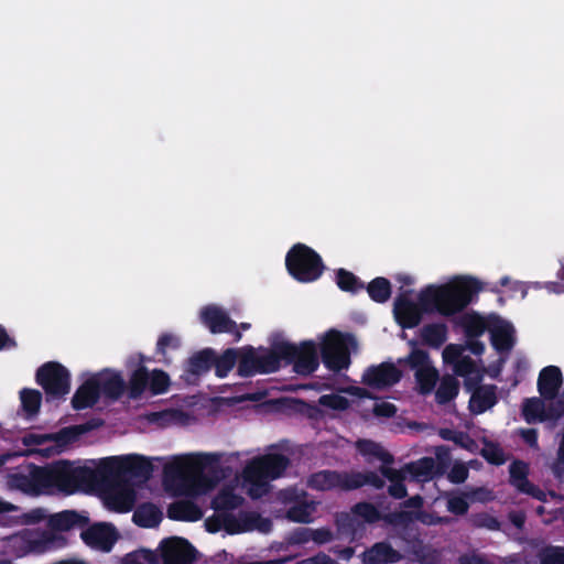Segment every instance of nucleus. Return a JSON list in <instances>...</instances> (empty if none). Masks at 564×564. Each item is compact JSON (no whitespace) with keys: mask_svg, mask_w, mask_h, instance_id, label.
<instances>
[{"mask_svg":"<svg viewBox=\"0 0 564 564\" xmlns=\"http://www.w3.org/2000/svg\"><path fill=\"white\" fill-rule=\"evenodd\" d=\"M466 348L475 355H481L485 351V344L477 340V337L467 338Z\"/></svg>","mask_w":564,"mask_h":564,"instance_id":"69168bd1","label":"nucleus"},{"mask_svg":"<svg viewBox=\"0 0 564 564\" xmlns=\"http://www.w3.org/2000/svg\"><path fill=\"white\" fill-rule=\"evenodd\" d=\"M403 471L406 474L409 480L424 482L433 478L435 474V462L433 458L425 457L410 464Z\"/></svg>","mask_w":564,"mask_h":564,"instance_id":"c9c22d12","label":"nucleus"},{"mask_svg":"<svg viewBox=\"0 0 564 564\" xmlns=\"http://www.w3.org/2000/svg\"><path fill=\"white\" fill-rule=\"evenodd\" d=\"M288 466L284 456L273 453L251 460L242 473V487L252 498L269 491L270 481L280 477Z\"/></svg>","mask_w":564,"mask_h":564,"instance_id":"39448f33","label":"nucleus"},{"mask_svg":"<svg viewBox=\"0 0 564 564\" xmlns=\"http://www.w3.org/2000/svg\"><path fill=\"white\" fill-rule=\"evenodd\" d=\"M323 362L334 371L347 368L349 365V352L356 348L355 339L330 329L317 337Z\"/></svg>","mask_w":564,"mask_h":564,"instance_id":"0eeeda50","label":"nucleus"},{"mask_svg":"<svg viewBox=\"0 0 564 564\" xmlns=\"http://www.w3.org/2000/svg\"><path fill=\"white\" fill-rule=\"evenodd\" d=\"M562 384L561 370L555 366L544 368L539 377V391L546 400H552L556 405L564 406V390L556 393Z\"/></svg>","mask_w":564,"mask_h":564,"instance_id":"5701e85b","label":"nucleus"},{"mask_svg":"<svg viewBox=\"0 0 564 564\" xmlns=\"http://www.w3.org/2000/svg\"><path fill=\"white\" fill-rule=\"evenodd\" d=\"M62 462L44 468H35L30 474V481L28 484H21L20 487L24 492L30 495H40L53 489L62 491Z\"/></svg>","mask_w":564,"mask_h":564,"instance_id":"4468645a","label":"nucleus"},{"mask_svg":"<svg viewBox=\"0 0 564 564\" xmlns=\"http://www.w3.org/2000/svg\"><path fill=\"white\" fill-rule=\"evenodd\" d=\"M372 411L375 415L380 417H390L395 414L397 409L395 406L384 400H378L373 403Z\"/></svg>","mask_w":564,"mask_h":564,"instance_id":"5fc2aeb1","label":"nucleus"},{"mask_svg":"<svg viewBox=\"0 0 564 564\" xmlns=\"http://www.w3.org/2000/svg\"><path fill=\"white\" fill-rule=\"evenodd\" d=\"M411 346V352L408 357L399 359V362H405L415 371V379L419 389L422 393L431 392L437 380V371L431 365L427 354L419 349L414 341L409 343Z\"/></svg>","mask_w":564,"mask_h":564,"instance_id":"f8f14e48","label":"nucleus"},{"mask_svg":"<svg viewBox=\"0 0 564 564\" xmlns=\"http://www.w3.org/2000/svg\"><path fill=\"white\" fill-rule=\"evenodd\" d=\"M460 325L464 328L467 338L479 337L491 326V315L481 316L476 313L465 314L460 318Z\"/></svg>","mask_w":564,"mask_h":564,"instance_id":"473e14b6","label":"nucleus"},{"mask_svg":"<svg viewBox=\"0 0 564 564\" xmlns=\"http://www.w3.org/2000/svg\"><path fill=\"white\" fill-rule=\"evenodd\" d=\"M200 321L213 334L232 333L236 328L227 314L218 306L208 305L200 311Z\"/></svg>","mask_w":564,"mask_h":564,"instance_id":"c85d7f7f","label":"nucleus"},{"mask_svg":"<svg viewBox=\"0 0 564 564\" xmlns=\"http://www.w3.org/2000/svg\"><path fill=\"white\" fill-rule=\"evenodd\" d=\"M241 502V497L234 495L230 490H223L213 502L215 516L205 521L207 531L214 533L225 530L231 534L251 530L268 532L271 523L267 519L253 512L234 513Z\"/></svg>","mask_w":564,"mask_h":564,"instance_id":"7ed1b4c3","label":"nucleus"},{"mask_svg":"<svg viewBox=\"0 0 564 564\" xmlns=\"http://www.w3.org/2000/svg\"><path fill=\"white\" fill-rule=\"evenodd\" d=\"M563 412L564 406L556 405L554 401L546 399H529L522 405V414L528 423L557 419Z\"/></svg>","mask_w":564,"mask_h":564,"instance_id":"6ab92c4d","label":"nucleus"},{"mask_svg":"<svg viewBox=\"0 0 564 564\" xmlns=\"http://www.w3.org/2000/svg\"><path fill=\"white\" fill-rule=\"evenodd\" d=\"M552 470L557 477L564 475V433L557 449V457L552 465Z\"/></svg>","mask_w":564,"mask_h":564,"instance_id":"052dcab7","label":"nucleus"},{"mask_svg":"<svg viewBox=\"0 0 564 564\" xmlns=\"http://www.w3.org/2000/svg\"><path fill=\"white\" fill-rule=\"evenodd\" d=\"M458 392V382L453 377H444L436 391V399L440 403L452 400Z\"/></svg>","mask_w":564,"mask_h":564,"instance_id":"a18cd8bd","label":"nucleus"},{"mask_svg":"<svg viewBox=\"0 0 564 564\" xmlns=\"http://www.w3.org/2000/svg\"><path fill=\"white\" fill-rule=\"evenodd\" d=\"M468 503L465 496L451 495L447 499V510L455 514L467 512Z\"/></svg>","mask_w":564,"mask_h":564,"instance_id":"3c124183","label":"nucleus"},{"mask_svg":"<svg viewBox=\"0 0 564 564\" xmlns=\"http://www.w3.org/2000/svg\"><path fill=\"white\" fill-rule=\"evenodd\" d=\"M41 399V393L33 389H23L20 392L22 410L26 416H33L37 413Z\"/></svg>","mask_w":564,"mask_h":564,"instance_id":"37998d69","label":"nucleus"},{"mask_svg":"<svg viewBox=\"0 0 564 564\" xmlns=\"http://www.w3.org/2000/svg\"><path fill=\"white\" fill-rule=\"evenodd\" d=\"M46 519V513L43 509H33L29 512H25L19 517V522L21 524H32L41 522Z\"/></svg>","mask_w":564,"mask_h":564,"instance_id":"13d9d810","label":"nucleus"},{"mask_svg":"<svg viewBox=\"0 0 564 564\" xmlns=\"http://www.w3.org/2000/svg\"><path fill=\"white\" fill-rule=\"evenodd\" d=\"M447 328L444 324H431L421 329L424 343L433 347H440L445 340Z\"/></svg>","mask_w":564,"mask_h":564,"instance_id":"a19ab883","label":"nucleus"},{"mask_svg":"<svg viewBox=\"0 0 564 564\" xmlns=\"http://www.w3.org/2000/svg\"><path fill=\"white\" fill-rule=\"evenodd\" d=\"M239 372L248 376L252 372H271L278 368L279 352L267 349H253L250 347L237 350Z\"/></svg>","mask_w":564,"mask_h":564,"instance_id":"ddd939ff","label":"nucleus"},{"mask_svg":"<svg viewBox=\"0 0 564 564\" xmlns=\"http://www.w3.org/2000/svg\"><path fill=\"white\" fill-rule=\"evenodd\" d=\"M135 501V490L128 485L116 486L104 496L105 506L116 512L130 511Z\"/></svg>","mask_w":564,"mask_h":564,"instance_id":"cd10ccee","label":"nucleus"},{"mask_svg":"<svg viewBox=\"0 0 564 564\" xmlns=\"http://www.w3.org/2000/svg\"><path fill=\"white\" fill-rule=\"evenodd\" d=\"M288 541L290 544H305L311 541V528H299L295 531H293L289 538Z\"/></svg>","mask_w":564,"mask_h":564,"instance_id":"6e6d98bb","label":"nucleus"},{"mask_svg":"<svg viewBox=\"0 0 564 564\" xmlns=\"http://www.w3.org/2000/svg\"><path fill=\"white\" fill-rule=\"evenodd\" d=\"M279 501L286 509L285 517L293 522L310 523L314 519L317 503L308 499L306 492L299 489H285L279 492Z\"/></svg>","mask_w":564,"mask_h":564,"instance_id":"9b49d317","label":"nucleus"},{"mask_svg":"<svg viewBox=\"0 0 564 564\" xmlns=\"http://www.w3.org/2000/svg\"><path fill=\"white\" fill-rule=\"evenodd\" d=\"M37 382L52 397H62L69 391V373L59 364L48 362L36 375Z\"/></svg>","mask_w":564,"mask_h":564,"instance_id":"a211bd4d","label":"nucleus"},{"mask_svg":"<svg viewBox=\"0 0 564 564\" xmlns=\"http://www.w3.org/2000/svg\"><path fill=\"white\" fill-rule=\"evenodd\" d=\"M167 516L174 520L197 521L203 517V511L194 502L182 500L169 507Z\"/></svg>","mask_w":564,"mask_h":564,"instance_id":"72a5a7b5","label":"nucleus"},{"mask_svg":"<svg viewBox=\"0 0 564 564\" xmlns=\"http://www.w3.org/2000/svg\"><path fill=\"white\" fill-rule=\"evenodd\" d=\"M285 263L290 274L300 282H312L323 271L319 256L304 245L294 246L288 252Z\"/></svg>","mask_w":564,"mask_h":564,"instance_id":"9d476101","label":"nucleus"},{"mask_svg":"<svg viewBox=\"0 0 564 564\" xmlns=\"http://www.w3.org/2000/svg\"><path fill=\"white\" fill-rule=\"evenodd\" d=\"M108 465L112 473V479L126 475L147 479L153 471L152 460L137 454L111 456L109 457Z\"/></svg>","mask_w":564,"mask_h":564,"instance_id":"2eb2a0df","label":"nucleus"},{"mask_svg":"<svg viewBox=\"0 0 564 564\" xmlns=\"http://www.w3.org/2000/svg\"><path fill=\"white\" fill-rule=\"evenodd\" d=\"M161 518V511L151 503L140 506L133 513L134 523L144 528L155 527Z\"/></svg>","mask_w":564,"mask_h":564,"instance_id":"e433bc0d","label":"nucleus"},{"mask_svg":"<svg viewBox=\"0 0 564 564\" xmlns=\"http://www.w3.org/2000/svg\"><path fill=\"white\" fill-rule=\"evenodd\" d=\"M123 388V379L113 370L106 369L98 373L89 375L76 391L73 398V405L77 410L89 408L96 403L100 395L119 397Z\"/></svg>","mask_w":564,"mask_h":564,"instance_id":"423d86ee","label":"nucleus"},{"mask_svg":"<svg viewBox=\"0 0 564 564\" xmlns=\"http://www.w3.org/2000/svg\"><path fill=\"white\" fill-rule=\"evenodd\" d=\"M378 517V511L372 505L359 503L352 509L350 514H341L337 519V524L344 533H355L361 522H372Z\"/></svg>","mask_w":564,"mask_h":564,"instance_id":"b1692460","label":"nucleus"},{"mask_svg":"<svg viewBox=\"0 0 564 564\" xmlns=\"http://www.w3.org/2000/svg\"><path fill=\"white\" fill-rule=\"evenodd\" d=\"M401 378L400 370L392 364H381L369 368L362 376V381L373 388L383 389L397 383Z\"/></svg>","mask_w":564,"mask_h":564,"instance_id":"393cba45","label":"nucleus"},{"mask_svg":"<svg viewBox=\"0 0 564 564\" xmlns=\"http://www.w3.org/2000/svg\"><path fill=\"white\" fill-rule=\"evenodd\" d=\"M6 542L7 547L17 556L44 553L64 544L62 536L39 530H23L9 536Z\"/></svg>","mask_w":564,"mask_h":564,"instance_id":"6e6552de","label":"nucleus"},{"mask_svg":"<svg viewBox=\"0 0 564 564\" xmlns=\"http://www.w3.org/2000/svg\"><path fill=\"white\" fill-rule=\"evenodd\" d=\"M152 561L151 553L148 551H139L126 555L122 564H147Z\"/></svg>","mask_w":564,"mask_h":564,"instance_id":"4d7b16f0","label":"nucleus"},{"mask_svg":"<svg viewBox=\"0 0 564 564\" xmlns=\"http://www.w3.org/2000/svg\"><path fill=\"white\" fill-rule=\"evenodd\" d=\"M527 474L528 465L522 462H514L510 466L511 482L519 491L528 494L539 500H545V492L530 484L527 479Z\"/></svg>","mask_w":564,"mask_h":564,"instance_id":"c756f323","label":"nucleus"},{"mask_svg":"<svg viewBox=\"0 0 564 564\" xmlns=\"http://www.w3.org/2000/svg\"><path fill=\"white\" fill-rule=\"evenodd\" d=\"M491 344L500 354H508L514 344V329L507 322L496 315H491V326L489 329Z\"/></svg>","mask_w":564,"mask_h":564,"instance_id":"a878e982","label":"nucleus"},{"mask_svg":"<svg viewBox=\"0 0 564 564\" xmlns=\"http://www.w3.org/2000/svg\"><path fill=\"white\" fill-rule=\"evenodd\" d=\"M441 435L445 440H453L455 443L459 444L465 448L471 449L474 446L473 441H470L467 436L463 434H455L452 431L443 430L441 431Z\"/></svg>","mask_w":564,"mask_h":564,"instance_id":"bf43d9fd","label":"nucleus"},{"mask_svg":"<svg viewBox=\"0 0 564 564\" xmlns=\"http://www.w3.org/2000/svg\"><path fill=\"white\" fill-rule=\"evenodd\" d=\"M394 317L402 327H414L416 326L424 313H426L422 303L417 299V303L414 302L408 292L401 293L394 302Z\"/></svg>","mask_w":564,"mask_h":564,"instance_id":"aec40b11","label":"nucleus"},{"mask_svg":"<svg viewBox=\"0 0 564 564\" xmlns=\"http://www.w3.org/2000/svg\"><path fill=\"white\" fill-rule=\"evenodd\" d=\"M370 297L379 303L386 302L391 294L390 283L384 278H377L368 285Z\"/></svg>","mask_w":564,"mask_h":564,"instance_id":"c03bdc74","label":"nucleus"},{"mask_svg":"<svg viewBox=\"0 0 564 564\" xmlns=\"http://www.w3.org/2000/svg\"><path fill=\"white\" fill-rule=\"evenodd\" d=\"M464 349L465 347L460 345L451 344L443 350V360L447 364H453L455 372L459 376L470 373L474 367L469 359H460Z\"/></svg>","mask_w":564,"mask_h":564,"instance_id":"2f4dec72","label":"nucleus"},{"mask_svg":"<svg viewBox=\"0 0 564 564\" xmlns=\"http://www.w3.org/2000/svg\"><path fill=\"white\" fill-rule=\"evenodd\" d=\"M337 284L341 290L355 291L357 289V280L350 272L339 270L337 272Z\"/></svg>","mask_w":564,"mask_h":564,"instance_id":"864d4df0","label":"nucleus"},{"mask_svg":"<svg viewBox=\"0 0 564 564\" xmlns=\"http://www.w3.org/2000/svg\"><path fill=\"white\" fill-rule=\"evenodd\" d=\"M497 402L496 390L492 386L477 388L469 400V409L475 414H481L491 409Z\"/></svg>","mask_w":564,"mask_h":564,"instance_id":"7c9ffc66","label":"nucleus"},{"mask_svg":"<svg viewBox=\"0 0 564 564\" xmlns=\"http://www.w3.org/2000/svg\"><path fill=\"white\" fill-rule=\"evenodd\" d=\"M108 462L109 457L89 460L80 466L62 462V491L67 494L78 490L90 491L112 480V473Z\"/></svg>","mask_w":564,"mask_h":564,"instance_id":"20e7f679","label":"nucleus"},{"mask_svg":"<svg viewBox=\"0 0 564 564\" xmlns=\"http://www.w3.org/2000/svg\"><path fill=\"white\" fill-rule=\"evenodd\" d=\"M310 487L317 490L330 489H352L364 485H371L376 488L383 486V480L373 473H354L350 475H340L335 471H319L314 474L308 480Z\"/></svg>","mask_w":564,"mask_h":564,"instance_id":"1a4fd4ad","label":"nucleus"},{"mask_svg":"<svg viewBox=\"0 0 564 564\" xmlns=\"http://www.w3.org/2000/svg\"><path fill=\"white\" fill-rule=\"evenodd\" d=\"M181 347V339L177 335L172 333L162 334L156 343V352L162 356V361H170V352L177 350Z\"/></svg>","mask_w":564,"mask_h":564,"instance_id":"79ce46f5","label":"nucleus"},{"mask_svg":"<svg viewBox=\"0 0 564 564\" xmlns=\"http://www.w3.org/2000/svg\"><path fill=\"white\" fill-rule=\"evenodd\" d=\"M333 539V533L326 528L311 529V541L324 544Z\"/></svg>","mask_w":564,"mask_h":564,"instance_id":"e2e57ef3","label":"nucleus"},{"mask_svg":"<svg viewBox=\"0 0 564 564\" xmlns=\"http://www.w3.org/2000/svg\"><path fill=\"white\" fill-rule=\"evenodd\" d=\"M381 473L391 482L389 494L394 498H403L406 494L403 482L410 481L406 474L403 470L399 471L389 467H383Z\"/></svg>","mask_w":564,"mask_h":564,"instance_id":"4c0bfd02","label":"nucleus"},{"mask_svg":"<svg viewBox=\"0 0 564 564\" xmlns=\"http://www.w3.org/2000/svg\"><path fill=\"white\" fill-rule=\"evenodd\" d=\"M481 453L488 462L496 465H500L506 460L505 452L496 444L486 443L481 449Z\"/></svg>","mask_w":564,"mask_h":564,"instance_id":"8fccbe9b","label":"nucleus"},{"mask_svg":"<svg viewBox=\"0 0 564 564\" xmlns=\"http://www.w3.org/2000/svg\"><path fill=\"white\" fill-rule=\"evenodd\" d=\"M480 290L479 283L468 276H455L444 284H431L419 293V300L426 313L452 316L470 302Z\"/></svg>","mask_w":564,"mask_h":564,"instance_id":"f03ea898","label":"nucleus"},{"mask_svg":"<svg viewBox=\"0 0 564 564\" xmlns=\"http://www.w3.org/2000/svg\"><path fill=\"white\" fill-rule=\"evenodd\" d=\"M357 448L359 453L369 460L378 459L383 464L391 462V456L379 444L371 441L357 442Z\"/></svg>","mask_w":564,"mask_h":564,"instance_id":"ea45409f","label":"nucleus"},{"mask_svg":"<svg viewBox=\"0 0 564 564\" xmlns=\"http://www.w3.org/2000/svg\"><path fill=\"white\" fill-rule=\"evenodd\" d=\"M164 564H189L193 561L191 545L180 538H171L161 544Z\"/></svg>","mask_w":564,"mask_h":564,"instance_id":"bb28decb","label":"nucleus"},{"mask_svg":"<svg viewBox=\"0 0 564 564\" xmlns=\"http://www.w3.org/2000/svg\"><path fill=\"white\" fill-rule=\"evenodd\" d=\"M74 438L70 431H63L58 434L42 435V434H28L23 437V443L32 447L30 453L39 454L44 457H51L62 453Z\"/></svg>","mask_w":564,"mask_h":564,"instance_id":"dca6fc26","label":"nucleus"},{"mask_svg":"<svg viewBox=\"0 0 564 564\" xmlns=\"http://www.w3.org/2000/svg\"><path fill=\"white\" fill-rule=\"evenodd\" d=\"M317 344L312 340L304 341L300 346L283 345L279 348L281 355L290 356L294 361V370L300 375H310L319 365Z\"/></svg>","mask_w":564,"mask_h":564,"instance_id":"f3484780","label":"nucleus"},{"mask_svg":"<svg viewBox=\"0 0 564 564\" xmlns=\"http://www.w3.org/2000/svg\"><path fill=\"white\" fill-rule=\"evenodd\" d=\"M79 521V516L74 511H62L52 514L47 519L50 532L55 534L53 531H67L72 529Z\"/></svg>","mask_w":564,"mask_h":564,"instance_id":"58836bf2","label":"nucleus"},{"mask_svg":"<svg viewBox=\"0 0 564 564\" xmlns=\"http://www.w3.org/2000/svg\"><path fill=\"white\" fill-rule=\"evenodd\" d=\"M221 455L191 453L169 457L163 466V485L173 496L199 497L220 479Z\"/></svg>","mask_w":564,"mask_h":564,"instance_id":"f257e3e1","label":"nucleus"},{"mask_svg":"<svg viewBox=\"0 0 564 564\" xmlns=\"http://www.w3.org/2000/svg\"><path fill=\"white\" fill-rule=\"evenodd\" d=\"M130 383L134 392H141L149 387L153 393H163L169 388L170 378L161 370L148 373L144 368H139L133 372Z\"/></svg>","mask_w":564,"mask_h":564,"instance_id":"4be33fe9","label":"nucleus"},{"mask_svg":"<svg viewBox=\"0 0 564 564\" xmlns=\"http://www.w3.org/2000/svg\"><path fill=\"white\" fill-rule=\"evenodd\" d=\"M238 359V352L235 349L226 350L216 361V373L218 377H225L235 366Z\"/></svg>","mask_w":564,"mask_h":564,"instance_id":"49530a36","label":"nucleus"},{"mask_svg":"<svg viewBox=\"0 0 564 564\" xmlns=\"http://www.w3.org/2000/svg\"><path fill=\"white\" fill-rule=\"evenodd\" d=\"M319 404L330 410L343 411L349 406V400L341 393L325 394L319 398Z\"/></svg>","mask_w":564,"mask_h":564,"instance_id":"de8ad7c7","label":"nucleus"},{"mask_svg":"<svg viewBox=\"0 0 564 564\" xmlns=\"http://www.w3.org/2000/svg\"><path fill=\"white\" fill-rule=\"evenodd\" d=\"M467 475H468V469L465 465L455 464L448 474V478L452 482L459 484V482H463L467 478Z\"/></svg>","mask_w":564,"mask_h":564,"instance_id":"680f3d73","label":"nucleus"},{"mask_svg":"<svg viewBox=\"0 0 564 564\" xmlns=\"http://www.w3.org/2000/svg\"><path fill=\"white\" fill-rule=\"evenodd\" d=\"M82 539L93 549L109 552L118 539V533L112 524L102 522L83 531Z\"/></svg>","mask_w":564,"mask_h":564,"instance_id":"412c9836","label":"nucleus"},{"mask_svg":"<svg viewBox=\"0 0 564 564\" xmlns=\"http://www.w3.org/2000/svg\"><path fill=\"white\" fill-rule=\"evenodd\" d=\"M542 564H564V549L547 547L543 552Z\"/></svg>","mask_w":564,"mask_h":564,"instance_id":"603ef678","label":"nucleus"},{"mask_svg":"<svg viewBox=\"0 0 564 564\" xmlns=\"http://www.w3.org/2000/svg\"><path fill=\"white\" fill-rule=\"evenodd\" d=\"M297 564H334V561L328 555L319 553L316 556L303 560Z\"/></svg>","mask_w":564,"mask_h":564,"instance_id":"338daca9","label":"nucleus"},{"mask_svg":"<svg viewBox=\"0 0 564 564\" xmlns=\"http://www.w3.org/2000/svg\"><path fill=\"white\" fill-rule=\"evenodd\" d=\"M460 564H491V563L480 555L471 554V555H466V556L462 557Z\"/></svg>","mask_w":564,"mask_h":564,"instance_id":"774afa93","label":"nucleus"},{"mask_svg":"<svg viewBox=\"0 0 564 564\" xmlns=\"http://www.w3.org/2000/svg\"><path fill=\"white\" fill-rule=\"evenodd\" d=\"M399 558V554L384 543H377L362 554L364 564H387Z\"/></svg>","mask_w":564,"mask_h":564,"instance_id":"f704fd0d","label":"nucleus"},{"mask_svg":"<svg viewBox=\"0 0 564 564\" xmlns=\"http://www.w3.org/2000/svg\"><path fill=\"white\" fill-rule=\"evenodd\" d=\"M209 361H210V352L209 351H203L193 358H191L188 362V370L192 373L198 375L202 373L209 368Z\"/></svg>","mask_w":564,"mask_h":564,"instance_id":"09e8293b","label":"nucleus"},{"mask_svg":"<svg viewBox=\"0 0 564 564\" xmlns=\"http://www.w3.org/2000/svg\"><path fill=\"white\" fill-rule=\"evenodd\" d=\"M470 500L487 502L494 499L492 491L487 488H478L467 494Z\"/></svg>","mask_w":564,"mask_h":564,"instance_id":"0e129e2a","label":"nucleus"}]
</instances>
